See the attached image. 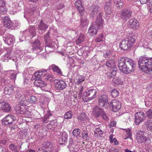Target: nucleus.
Wrapping results in <instances>:
<instances>
[{"mask_svg":"<svg viewBox=\"0 0 152 152\" xmlns=\"http://www.w3.org/2000/svg\"><path fill=\"white\" fill-rule=\"evenodd\" d=\"M118 66L123 73L128 74L133 72L136 67L135 61L127 58H122L118 61Z\"/></svg>","mask_w":152,"mask_h":152,"instance_id":"1","label":"nucleus"},{"mask_svg":"<svg viewBox=\"0 0 152 152\" xmlns=\"http://www.w3.org/2000/svg\"><path fill=\"white\" fill-rule=\"evenodd\" d=\"M138 64L140 69L146 73L152 71V58L140 57L138 61Z\"/></svg>","mask_w":152,"mask_h":152,"instance_id":"2","label":"nucleus"},{"mask_svg":"<svg viewBox=\"0 0 152 152\" xmlns=\"http://www.w3.org/2000/svg\"><path fill=\"white\" fill-rule=\"evenodd\" d=\"M95 22L92 23L89 27L88 32L91 34H96L97 29L101 28L103 23V19H102L101 12L99 13Z\"/></svg>","mask_w":152,"mask_h":152,"instance_id":"3","label":"nucleus"},{"mask_svg":"<svg viewBox=\"0 0 152 152\" xmlns=\"http://www.w3.org/2000/svg\"><path fill=\"white\" fill-rule=\"evenodd\" d=\"M129 36L126 39L122 40L120 43V46L124 50H127L133 45L135 39L133 36Z\"/></svg>","mask_w":152,"mask_h":152,"instance_id":"4","label":"nucleus"},{"mask_svg":"<svg viewBox=\"0 0 152 152\" xmlns=\"http://www.w3.org/2000/svg\"><path fill=\"white\" fill-rule=\"evenodd\" d=\"M30 42L32 45V48L30 49V53L32 52L38 54L42 50L43 48L38 39H35L34 41H31Z\"/></svg>","mask_w":152,"mask_h":152,"instance_id":"5","label":"nucleus"},{"mask_svg":"<svg viewBox=\"0 0 152 152\" xmlns=\"http://www.w3.org/2000/svg\"><path fill=\"white\" fill-rule=\"evenodd\" d=\"M97 91L94 89H90L86 92V96L84 95L82 96L83 101L84 102H88V101L92 100L96 96Z\"/></svg>","mask_w":152,"mask_h":152,"instance_id":"6","label":"nucleus"},{"mask_svg":"<svg viewBox=\"0 0 152 152\" xmlns=\"http://www.w3.org/2000/svg\"><path fill=\"white\" fill-rule=\"evenodd\" d=\"M134 116L135 123L136 125H139L145 119V114L142 112L136 113L135 114Z\"/></svg>","mask_w":152,"mask_h":152,"instance_id":"7","label":"nucleus"},{"mask_svg":"<svg viewBox=\"0 0 152 152\" xmlns=\"http://www.w3.org/2000/svg\"><path fill=\"white\" fill-rule=\"evenodd\" d=\"M54 86L56 89L58 90H63L66 87L67 84L62 80H58L56 79L54 81Z\"/></svg>","mask_w":152,"mask_h":152,"instance_id":"8","label":"nucleus"},{"mask_svg":"<svg viewBox=\"0 0 152 152\" xmlns=\"http://www.w3.org/2000/svg\"><path fill=\"white\" fill-rule=\"evenodd\" d=\"M15 117L13 115H8L2 121V123L3 125H9L13 124L15 120Z\"/></svg>","mask_w":152,"mask_h":152,"instance_id":"9","label":"nucleus"},{"mask_svg":"<svg viewBox=\"0 0 152 152\" xmlns=\"http://www.w3.org/2000/svg\"><path fill=\"white\" fill-rule=\"evenodd\" d=\"M110 106L112 108V111L114 112L118 111L121 107V102L116 99L112 100L110 102Z\"/></svg>","mask_w":152,"mask_h":152,"instance_id":"10","label":"nucleus"},{"mask_svg":"<svg viewBox=\"0 0 152 152\" xmlns=\"http://www.w3.org/2000/svg\"><path fill=\"white\" fill-rule=\"evenodd\" d=\"M136 138L138 143H141L145 142L147 138L144 135V132L140 131L137 132L136 134Z\"/></svg>","mask_w":152,"mask_h":152,"instance_id":"11","label":"nucleus"},{"mask_svg":"<svg viewBox=\"0 0 152 152\" xmlns=\"http://www.w3.org/2000/svg\"><path fill=\"white\" fill-rule=\"evenodd\" d=\"M5 42L9 45H12L15 41V38L13 36L10 34H7L3 37Z\"/></svg>","mask_w":152,"mask_h":152,"instance_id":"12","label":"nucleus"},{"mask_svg":"<svg viewBox=\"0 0 152 152\" xmlns=\"http://www.w3.org/2000/svg\"><path fill=\"white\" fill-rule=\"evenodd\" d=\"M104 111L103 109L100 108L98 106H96L93 108L92 114L94 117L98 118L101 116L103 113Z\"/></svg>","mask_w":152,"mask_h":152,"instance_id":"13","label":"nucleus"},{"mask_svg":"<svg viewBox=\"0 0 152 152\" xmlns=\"http://www.w3.org/2000/svg\"><path fill=\"white\" fill-rule=\"evenodd\" d=\"M108 97L105 95L103 94L100 96L98 99V104L101 107H104L108 101Z\"/></svg>","mask_w":152,"mask_h":152,"instance_id":"14","label":"nucleus"},{"mask_svg":"<svg viewBox=\"0 0 152 152\" xmlns=\"http://www.w3.org/2000/svg\"><path fill=\"white\" fill-rule=\"evenodd\" d=\"M36 28L34 26H30L28 30H26L23 31V34L24 35L29 34V33L32 37H34L36 35Z\"/></svg>","mask_w":152,"mask_h":152,"instance_id":"15","label":"nucleus"},{"mask_svg":"<svg viewBox=\"0 0 152 152\" xmlns=\"http://www.w3.org/2000/svg\"><path fill=\"white\" fill-rule=\"evenodd\" d=\"M75 7L77 9L81 15H83L84 13V8L83 5L82 4L81 1L78 0L75 3Z\"/></svg>","mask_w":152,"mask_h":152,"instance_id":"16","label":"nucleus"},{"mask_svg":"<svg viewBox=\"0 0 152 152\" xmlns=\"http://www.w3.org/2000/svg\"><path fill=\"white\" fill-rule=\"evenodd\" d=\"M0 109H2L5 112H7L10 110V107L8 103L0 101Z\"/></svg>","mask_w":152,"mask_h":152,"instance_id":"17","label":"nucleus"},{"mask_svg":"<svg viewBox=\"0 0 152 152\" xmlns=\"http://www.w3.org/2000/svg\"><path fill=\"white\" fill-rule=\"evenodd\" d=\"M127 23H128L129 26L133 29L137 28L139 25L138 21L134 18L130 19Z\"/></svg>","mask_w":152,"mask_h":152,"instance_id":"18","label":"nucleus"},{"mask_svg":"<svg viewBox=\"0 0 152 152\" xmlns=\"http://www.w3.org/2000/svg\"><path fill=\"white\" fill-rule=\"evenodd\" d=\"M52 144L49 142H45L42 147V150L45 152H48L49 151H51L53 149Z\"/></svg>","mask_w":152,"mask_h":152,"instance_id":"19","label":"nucleus"},{"mask_svg":"<svg viewBox=\"0 0 152 152\" xmlns=\"http://www.w3.org/2000/svg\"><path fill=\"white\" fill-rule=\"evenodd\" d=\"M131 16V12L128 10H123L121 12V17L124 20L126 21Z\"/></svg>","mask_w":152,"mask_h":152,"instance_id":"20","label":"nucleus"},{"mask_svg":"<svg viewBox=\"0 0 152 152\" xmlns=\"http://www.w3.org/2000/svg\"><path fill=\"white\" fill-rule=\"evenodd\" d=\"M59 138L58 142L60 144H63L67 142V135L65 132H62Z\"/></svg>","mask_w":152,"mask_h":152,"instance_id":"21","label":"nucleus"},{"mask_svg":"<svg viewBox=\"0 0 152 152\" xmlns=\"http://www.w3.org/2000/svg\"><path fill=\"white\" fill-rule=\"evenodd\" d=\"M47 73L46 70H40L39 72L35 73V76L37 78L40 79L42 77H45Z\"/></svg>","mask_w":152,"mask_h":152,"instance_id":"22","label":"nucleus"},{"mask_svg":"<svg viewBox=\"0 0 152 152\" xmlns=\"http://www.w3.org/2000/svg\"><path fill=\"white\" fill-rule=\"evenodd\" d=\"M35 80L34 82V84L35 86L37 87H44L45 86L46 84L44 82L41 80H39V79L35 77Z\"/></svg>","mask_w":152,"mask_h":152,"instance_id":"23","label":"nucleus"},{"mask_svg":"<svg viewBox=\"0 0 152 152\" xmlns=\"http://www.w3.org/2000/svg\"><path fill=\"white\" fill-rule=\"evenodd\" d=\"M46 45L48 47H51L52 41L50 38L49 32L48 31L47 33L44 37Z\"/></svg>","mask_w":152,"mask_h":152,"instance_id":"24","label":"nucleus"},{"mask_svg":"<svg viewBox=\"0 0 152 152\" xmlns=\"http://www.w3.org/2000/svg\"><path fill=\"white\" fill-rule=\"evenodd\" d=\"M12 56L11 50H9L7 51V53L2 57L1 60L3 61L7 62L8 59L12 58Z\"/></svg>","mask_w":152,"mask_h":152,"instance_id":"25","label":"nucleus"},{"mask_svg":"<svg viewBox=\"0 0 152 152\" xmlns=\"http://www.w3.org/2000/svg\"><path fill=\"white\" fill-rule=\"evenodd\" d=\"M110 6L111 3L110 2H107L106 3L104 8V9L106 11L105 14L108 17H110L109 15L112 13Z\"/></svg>","mask_w":152,"mask_h":152,"instance_id":"26","label":"nucleus"},{"mask_svg":"<svg viewBox=\"0 0 152 152\" xmlns=\"http://www.w3.org/2000/svg\"><path fill=\"white\" fill-rule=\"evenodd\" d=\"M78 119L79 120L83 121L84 122H86L88 121L89 118L85 113H82L78 116Z\"/></svg>","mask_w":152,"mask_h":152,"instance_id":"27","label":"nucleus"},{"mask_svg":"<svg viewBox=\"0 0 152 152\" xmlns=\"http://www.w3.org/2000/svg\"><path fill=\"white\" fill-rule=\"evenodd\" d=\"M99 8L97 6H94L93 7L90 14L91 18H94L97 14L99 12Z\"/></svg>","mask_w":152,"mask_h":152,"instance_id":"28","label":"nucleus"},{"mask_svg":"<svg viewBox=\"0 0 152 152\" xmlns=\"http://www.w3.org/2000/svg\"><path fill=\"white\" fill-rule=\"evenodd\" d=\"M13 88L14 87L12 86L10 87H5L4 88V93L5 94L10 95L13 94L14 92Z\"/></svg>","mask_w":152,"mask_h":152,"instance_id":"29","label":"nucleus"},{"mask_svg":"<svg viewBox=\"0 0 152 152\" xmlns=\"http://www.w3.org/2000/svg\"><path fill=\"white\" fill-rule=\"evenodd\" d=\"M5 5V2L4 1H0V12L2 14L5 13L7 11Z\"/></svg>","mask_w":152,"mask_h":152,"instance_id":"30","label":"nucleus"},{"mask_svg":"<svg viewBox=\"0 0 152 152\" xmlns=\"http://www.w3.org/2000/svg\"><path fill=\"white\" fill-rule=\"evenodd\" d=\"M48 27L47 25L42 20H41L38 26V29L42 31H45Z\"/></svg>","mask_w":152,"mask_h":152,"instance_id":"31","label":"nucleus"},{"mask_svg":"<svg viewBox=\"0 0 152 152\" xmlns=\"http://www.w3.org/2000/svg\"><path fill=\"white\" fill-rule=\"evenodd\" d=\"M143 124L146 126V128L148 131H151L152 130V121L150 120H148L145 122Z\"/></svg>","mask_w":152,"mask_h":152,"instance_id":"32","label":"nucleus"},{"mask_svg":"<svg viewBox=\"0 0 152 152\" xmlns=\"http://www.w3.org/2000/svg\"><path fill=\"white\" fill-rule=\"evenodd\" d=\"M18 102L21 106H24L28 104V100H26V98L24 96L20 98Z\"/></svg>","mask_w":152,"mask_h":152,"instance_id":"33","label":"nucleus"},{"mask_svg":"<svg viewBox=\"0 0 152 152\" xmlns=\"http://www.w3.org/2000/svg\"><path fill=\"white\" fill-rule=\"evenodd\" d=\"M80 20V25L82 27H83L88 25V21L86 18L81 17Z\"/></svg>","mask_w":152,"mask_h":152,"instance_id":"34","label":"nucleus"},{"mask_svg":"<svg viewBox=\"0 0 152 152\" xmlns=\"http://www.w3.org/2000/svg\"><path fill=\"white\" fill-rule=\"evenodd\" d=\"M85 80L84 77L82 75L78 76L74 80L75 83L76 84L79 85L82 83Z\"/></svg>","mask_w":152,"mask_h":152,"instance_id":"35","label":"nucleus"},{"mask_svg":"<svg viewBox=\"0 0 152 152\" xmlns=\"http://www.w3.org/2000/svg\"><path fill=\"white\" fill-rule=\"evenodd\" d=\"M51 67L54 72H57L60 75L62 74V72L61 69L57 66L55 64H52L51 66Z\"/></svg>","mask_w":152,"mask_h":152,"instance_id":"36","label":"nucleus"},{"mask_svg":"<svg viewBox=\"0 0 152 152\" xmlns=\"http://www.w3.org/2000/svg\"><path fill=\"white\" fill-rule=\"evenodd\" d=\"M85 39V36L84 35L80 34L77 39L76 40V43L77 44H81L84 41Z\"/></svg>","mask_w":152,"mask_h":152,"instance_id":"37","label":"nucleus"},{"mask_svg":"<svg viewBox=\"0 0 152 152\" xmlns=\"http://www.w3.org/2000/svg\"><path fill=\"white\" fill-rule=\"evenodd\" d=\"M102 131L99 128H97L95 129L94 135L96 137H102Z\"/></svg>","mask_w":152,"mask_h":152,"instance_id":"38","label":"nucleus"},{"mask_svg":"<svg viewBox=\"0 0 152 152\" xmlns=\"http://www.w3.org/2000/svg\"><path fill=\"white\" fill-rule=\"evenodd\" d=\"M106 66L110 68L114 67L115 66V61L113 60H110L107 62Z\"/></svg>","mask_w":152,"mask_h":152,"instance_id":"39","label":"nucleus"},{"mask_svg":"<svg viewBox=\"0 0 152 152\" xmlns=\"http://www.w3.org/2000/svg\"><path fill=\"white\" fill-rule=\"evenodd\" d=\"M114 5L118 8L120 9L121 7H122L123 4L121 0H114Z\"/></svg>","mask_w":152,"mask_h":152,"instance_id":"40","label":"nucleus"},{"mask_svg":"<svg viewBox=\"0 0 152 152\" xmlns=\"http://www.w3.org/2000/svg\"><path fill=\"white\" fill-rule=\"evenodd\" d=\"M37 99L35 96H31L29 97L27 99L28 103H33L36 102L37 101Z\"/></svg>","mask_w":152,"mask_h":152,"instance_id":"41","label":"nucleus"},{"mask_svg":"<svg viewBox=\"0 0 152 152\" xmlns=\"http://www.w3.org/2000/svg\"><path fill=\"white\" fill-rule=\"evenodd\" d=\"M80 130L78 129H74L72 132V134L75 137H77L80 135Z\"/></svg>","mask_w":152,"mask_h":152,"instance_id":"42","label":"nucleus"},{"mask_svg":"<svg viewBox=\"0 0 152 152\" xmlns=\"http://www.w3.org/2000/svg\"><path fill=\"white\" fill-rule=\"evenodd\" d=\"M9 148L13 152H18V151L17 149V146L13 144L10 145Z\"/></svg>","mask_w":152,"mask_h":152,"instance_id":"43","label":"nucleus"},{"mask_svg":"<svg viewBox=\"0 0 152 152\" xmlns=\"http://www.w3.org/2000/svg\"><path fill=\"white\" fill-rule=\"evenodd\" d=\"M17 113L18 115H25L26 113V110L23 107H20L19 110L17 111Z\"/></svg>","mask_w":152,"mask_h":152,"instance_id":"44","label":"nucleus"},{"mask_svg":"<svg viewBox=\"0 0 152 152\" xmlns=\"http://www.w3.org/2000/svg\"><path fill=\"white\" fill-rule=\"evenodd\" d=\"M119 94V91L116 89L113 90L111 91V96L113 98H115Z\"/></svg>","mask_w":152,"mask_h":152,"instance_id":"45","label":"nucleus"},{"mask_svg":"<svg viewBox=\"0 0 152 152\" xmlns=\"http://www.w3.org/2000/svg\"><path fill=\"white\" fill-rule=\"evenodd\" d=\"M124 130H125L127 136V137L125 138V139L129 138L130 139H132V134L131 132V129H124Z\"/></svg>","mask_w":152,"mask_h":152,"instance_id":"46","label":"nucleus"},{"mask_svg":"<svg viewBox=\"0 0 152 152\" xmlns=\"http://www.w3.org/2000/svg\"><path fill=\"white\" fill-rule=\"evenodd\" d=\"M72 116V114L71 111H69L67 112L64 115V118L66 119L71 118Z\"/></svg>","mask_w":152,"mask_h":152,"instance_id":"47","label":"nucleus"},{"mask_svg":"<svg viewBox=\"0 0 152 152\" xmlns=\"http://www.w3.org/2000/svg\"><path fill=\"white\" fill-rule=\"evenodd\" d=\"M82 138L85 140H87L89 139L87 132L84 131L82 134Z\"/></svg>","mask_w":152,"mask_h":152,"instance_id":"48","label":"nucleus"},{"mask_svg":"<svg viewBox=\"0 0 152 152\" xmlns=\"http://www.w3.org/2000/svg\"><path fill=\"white\" fill-rule=\"evenodd\" d=\"M7 23L6 24L4 25L5 27L9 28H11L13 26V23L10 20V19L7 22Z\"/></svg>","mask_w":152,"mask_h":152,"instance_id":"49","label":"nucleus"},{"mask_svg":"<svg viewBox=\"0 0 152 152\" xmlns=\"http://www.w3.org/2000/svg\"><path fill=\"white\" fill-rule=\"evenodd\" d=\"M116 71L117 69L115 66L114 67L110 68V73L113 76H115L116 74Z\"/></svg>","mask_w":152,"mask_h":152,"instance_id":"50","label":"nucleus"},{"mask_svg":"<svg viewBox=\"0 0 152 152\" xmlns=\"http://www.w3.org/2000/svg\"><path fill=\"white\" fill-rule=\"evenodd\" d=\"M146 117L149 119H152V110L149 109L146 113Z\"/></svg>","mask_w":152,"mask_h":152,"instance_id":"51","label":"nucleus"},{"mask_svg":"<svg viewBox=\"0 0 152 152\" xmlns=\"http://www.w3.org/2000/svg\"><path fill=\"white\" fill-rule=\"evenodd\" d=\"M17 73L16 72H13L11 73L10 76L11 79L13 81H15L16 78Z\"/></svg>","mask_w":152,"mask_h":152,"instance_id":"52","label":"nucleus"},{"mask_svg":"<svg viewBox=\"0 0 152 152\" xmlns=\"http://www.w3.org/2000/svg\"><path fill=\"white\" fill-rule=\"evenodd\" d=\"M10 19L8 16H5L3 17V23L4 25L7 23V22L10 20Z\"/></svg>","mask_w":152,"mask_h":152,"instance_id":"53","label":"nucleus"},{"mask_svg":"<svg viewBox=\"0 0 152 152\" xmlns=\"http://www.w3.org/2000/svg\"><path fill=\"white\" fill-rule=\"evenodd\" d=\"M102 118L105 121H107L108 120V118L106 114L105 113L104 111H103V113L101 115V116Z\"/></svg>","mask_w":152,"mask_h":152,"instance_id":"54","label":"nucleus"},{"mask_svg":"<svg viewBox=\"0 0 152 152\" xmlns=\"http://www.w3.org/2000/svg\"><path fill=\"white\" fill-rule=\"evenodd\" d=\"M111 55V52L110 50H107L106 52V53L104 55V56L105 58H109Z\"/></svg>","mask_w":152,"mask_h":152,"instance_id":"55","label":"nucleus"},{"mask_svg":"<svg viewBox=\"0 0 152 152\" xmlns=\"http://www.w3.org/2000/svg\"><path fill=\"white\" fill-rule=\"evenodd\" d=\"M103 35L102 34L100 35L99 36L95 39V41L96 42H99L102 40V38L103 37Z\"/></svg>","mask_w":152,"mask_h":152,"instance_id":"56","label":"nucleus"},{"mask_svg":"<svg viewBox=\"0 0 152 152\" xmlns=\"http://www.w3.org/2000/svg\"><path fill=\"white\" fill-rule=\"evenodd\" d=\"M45 79L46 80H49L51 81L52 79V76L50 74H48L47 75H46Z\"/></svg>","mask_w":152,"mask_h":152,"instance_id":"57","label":"nucleus"},{"mask_svg":"<svg viewBox=\"0 0 152 152\" xmlns=\"http://www.w3.org/2000/svg\"><path fill=\"white\" fill-rule=\"evenodd\" d=\"M23 96L22 95L21 93L18 92H16L15 94V97L17 99H20V97Z\"/></svg>","mask_w":152,"mask_h":152,"instance_id":"58","label":"nucleus"},{"mask_svg":"<svg viewBox=\"0 0 152 152\" xmlns=\"http://www.w3.org/2000/svg\"><path fill=\"white\" fill-rule=\"evenodd\" d=\"M109 152H119V150L113 147H111Z\"/></svg>","mask_w":152,"mask_h":152,"instance_id":"59","label":"nucleus"},{"mask_svg":"<svg viewBox=\"0 0 152 152\" xmlns=\"http://www.w3.org/2000/svg\"><path fill=\"white\" fill-rule=\"evenodd\" d=\"M116 123L115 121H111L110 123V127H115L116 126Z\"/></svg>","mask_w":152,"mask_h":152,"instance_id":"60","label":"nucleus"},{"mask_svg":"<svg viewBox=\"0 0 152 152\" xmlns=\"http://www.w3.org/2000/svg\"><path fill=\"white\" fill-rule=\"evenodd\" d=\"M140 3L141 4H146L148 0H140Z\"/></svg>","mask_w":152,"mask_h":152,"instance_id":"61","label":"nucleus"},{"mask_svg":"<svg viewBox=\"0 0 152 152\" xmlns=\"http://www.w3.org/2000/svg\"><path fill=\"white\" fill-rule=\"evenodd\" d=\"M7 143V141L5 140H3L0 141V143H2L3 144H5Z\"/></svg>","mask_w":152,"mask_h":152,"instance_id":"62","label":"nucleus"},{"mask_svg":"<svg viewBox=\"0 0 152 152\" xmlns=\"http://www.w3.org/2000/svg\"><path fill=\"white\" fill-rule=\"evenodd\" d=\"M125 152H135V151H131L128 150V149H125Z\"/></svg>","mask_w":152,"mask_h":152,"instance_id":"63","label":"nucleus"},{"mask_svg":"<svg viewBox=\"0 0 152 152\" xmlns=\"http://www.w3.org/2000/svg\"><path fill=\"white\" fill-rule=\"evenodd\" d=\"M26 152H35V151L34 150H31L28 151Z\"/></svg>","mask_w":152,"mask_h":152,"instance_id":"64","label":"nucleus"}]
</instances>
